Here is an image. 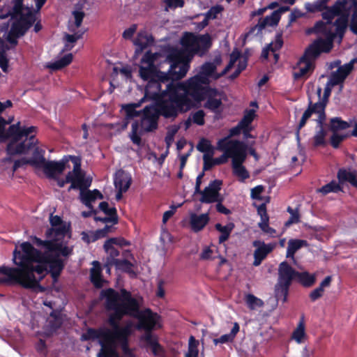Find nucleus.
I'll list each match as a JSON object with an SVG mask.
<instances>
[{"label": "nucleus", "instance_id": "nucleus-6", "mask_svg": "<svg viewBox=\"0 0 357 357\" xmlns=\"http://www.w3.org/2000/svg\"><path fill=\"white\" fill-rule=\"evenodd\" d=\"M295 278L305 287H310L316 282L314 274L307 271L298 272L287 261L281 262L278 268V281L275 287V296L278 301L287 302L289 287Z\"/></svg>", "mask_w": 357, "mask_h": 357}, {"label": "nucleus", "instance_id": "nucleus-58", "mask_svg": "<svg viewBox=\"0 0 357 357\" xmlns=\"http://www.w3.org/2000/svg\"><path fill=\"white\" fill-rule=\"evenodd\" d=\"M224 8L221 5L212 6L205 14L204 16L209 20L218 18V14L221 13Z\"/></svg>", "mask_w": 357, "mask_h": 357}, {"label": "nucleus", "instance_id": "nucleus-34", "mask_svg": "<svg viewBox=\"0 0 357 357\" xmlns=\"http://www.w3.org/2000/svg\"><path fill=\"white\" fill-rule=\"evenodd\" d=\"M331 281L332 276H326L320 283L319 286L310 292L309 295L310 301L314 302L321 298L324 292V288L330 287Z\"/></svg>", "mask_w": 357, "mask_h": 357}, {"label": "nucleus", "instance_id": "nucleus-2", "mask_svg": "<svg viewBox=\"0 0 357 357\" xmlns=\"http://www.w3.org/2000/svg\"><path fill=\"white\" fill-rule=\"evenodd\" d=\"M169 100V102L146 105L142 109L140 123L135 121L131 126L130 137L133 144L138 146L141 145L142 138L137 133L139 125L144 132H153L158 128V121L160 116L166 119L174 121L181 114L176 96H172Z\"/></svg>", "mask_w": 357, "mask_h": 357}, {"label": "nucleus", "instance_id": "nucleus-46", "mask_svg": "<svg viewBox=\"0 0 357 357\" xmlns=\"http://www.w3.org/2000/svg\"><path fill=\"white\" fill-rule=\"evenodd\" d=\"M73 58V54L71 53L67 54L60 59L50 63L49 67L54 70H61L68 66L72 62Z\"/></svg>", "mask_w": 357, "mask_h": 357}, {"label": "nucleus", "instance_id": "nucleus-60", "mask_svg": "<svg viewBox=\"0 0 357 357\" xmlns=\"http://www.w3.org/2000/svg\"><path fill=\"white\" fill-rule=\"evenodd\" d=\"M158 57L156 53H152L150 50L147 51L142 56L141 63L149 66H155V61Z\"/></svg>", "mask_w": 357, "mask_h": 357}, {"label": "nucleus", "instance_id": "nucleus-13", "mask_svg": "<svg viewBox=\"0 0 357 357\" xmlns=\"http://www.w3.org/2000/svg\"><path fill=\"white\" fill-rule=\"evenodd\" d=\"M245 145L241 141L227 139V137L219 139L217 143V149L223 151L224 153L220 157L214 158L215 163L217 165L225 164L227 162L228 158H231L234 160L238 154H240Z\"/></svg>", "mask_w": 357, "mask_h": 357}, {"label": "nucleus", "instance_id": "nucleus-63", "mask_svg": "<svg viewBox=\"0 0 357 357\" xmlns=\"http://www.w3.org/2000/svg\"><path fill=\"white\" fill-rule=\"evenodd\" d=\"M197 149L202 153H208L212 151V146L209 140L202 138L197 145Z\"/></svg>", "mask_w": 357, "mask_h": 357}, {"label": "nucleus", "instance_id": "nucleus-28", "mask_svg": "<svg viewBox=\"0 0 357 357\" xmlns=\"http://www.w3.org/2000/svg\"><path fill=\"white\" fill-rule=\"evenodd\" d=\"M340 183H349L357 189V171L340 168L337 174Z\"/></svg>", "mask_w": 357, "mask_h": 357}, {"label": "nucleus", "instance_id": "nucleus-27", "mask_svg": "<svg viewBox=\"0 0 357 357\" xmlns=\"http://www.w3.org/2000/svg\"><path fill=\"white\" fill-rule=\"evenodd\" d=\"M211 45V38L208 33L199 36L192 55L198 54L203 56L208 51Z\"/></svg>", "mask_w": 357, "mask_h": 357}, {"label": "nucleus", "instance_id": "nucleus-17", "mask_svg": "<svg viewBox=\"0 0 357 357\" xmlns=\"http://www.w3.org/2000/svg\"><path fill=\"white\" fill-rule=\"evenodd\" d=\"M252 245L256 248L254 251L253 266H258L275 248V243H265L259 240L254 241Z\"/></svg>", "mask_w": 357, "mask_h": 357}, {"label": "nucleus", "instance_id": "nucleus-48", "mask_svg": "<svg viewBox=\"0 0 357 357\" xmlns=\"http://www.w3.org/2000/svg\"><path fill=\"white\" fill-rule=\"evenodd\" d=\"M185 34L186 36L182 38L181 43L183 46L192 54L198 36H195L191 33H186Z\"/></svg>", "mask_w": 357, "mask_h": 357}, {"label": "nucleus", "instance_id": "nucleus-31", "mask_svg": "<svg viewBox=\"0 0 357 357\" xmlns=\"http://www.w3.org/2000/svg\"><path fill=\"white\" fill-rule=\"evenodd\" d=\"M90 280L96 288L100 289L103 286L102 269L100 264L98 261L93 262V267L90 270Z\"/></svg>", "mask_w": 357, "mask_h": 357}, {"label": "nucleus", "instance_id": "nucleus-4", "mask_svg": "<svg viewBox=\"0 0 357 357\" xmlns=\"http://www.w3.org/2000/svg\"><path fill=\"white\" fill-rule=\"evenodd\" d=\"M183 96L178 100L181 114L186 113L192 109L199 107L201 102L206 100L204 107L215 114L222 112V102L220 92L215 88L205 86L198 91H185Z\"/></svg>", "mask_w": 357, "mask_h": 357}, {"label": "nucleus", "instance_id": "nucleus-35", "mask_svg": "<svg viewBox=\"0 0 357 357\" xmlns=\"http://www.w3.org/2000/svg\"><path fill=\"white\" fill-rule=\"evenodd\" d=\"M240 331V326L237 322H234L233 324V327L229 334H225L221 335L219 338L213 339V342L215 345H218V344H225L228 342H232L237 333Z\"/></svg>", "mask_w": 357, "mask_h": 357}, {"label": "nucleus", "instance_id": "nucleus-47", "mask_svg": "<svg viewBox=\"0 0 357 357\" xmlns=\"http://www.w3.org/2000/svg\"><path fill=\"white\" fill-rule=\"evenodd\" d=\"M113 264L117 269L121 270L124 273L135 275V273L132 270L134 264L128 259H116L113 261Z\"/></svg>", "mask_w": 357, "mask_h": 357}, {"label": "nucleus", "instance_id": "nucleus-3", "mask_svg": "<svg viewBox=\"0 0 357 357\" xmlns=\"http://www.w3.org/2000/svg\"><path fill=\"white\" fill-rule=\"evenodd\" d=\"M43 253L29 242L21 243L20 249L16 245L13 252V261L17 267L0 266V284H9L13 277L18 276L31 264H40Z\"/></svg>", "mask_w": 357, "mask_h": 357}, {"label": "nucleus", "instance_id": "nucleus-61", "mask_svg": "<svg viewBox=\"0 0 357 357\" xmlns=\"http://www.w3.org/2000/svg\"><path fill=\"white\" fill-rule=\"evenodd\" d=\"M314 113L318 114V118L316 119L317 127H324L326 125L325 121L326 120V109L315 107H314Z\"/></svg>", "mask_w": 357, "mask_h": 357}, {"label": "nucleus", "instance_id": "nucleus-30", "mask_svg": "<svg viewBox=\"0 0 357 357\" xmlns=\"http://www.w3.org/2000/svg\"><path fill=\"white\" fill-rule=\"evenodd\" d=\"M80 197L82 202L88 208H92V202L96 199H102V194L97 189L93 190H87L80 192Z\"/></svg>", "mask_w": 357, "mask_h": 357}, {"label": "nucleus", "instance_id": "nucleus-41", "mask_svg": "<svg viewBox=\"0 0 357 357\" xmlns=\"http://www.w3.org/2000/svg\"><path fill=\"white\" fill-rule=\"evenodd\" d=\"M37 142L38 140L36 139V137L34 135H31L29 137V141L27 142L24 141L15 146V153H17V154H25L34 147Z\"/></svg>", "mask_w": 357, "mask_h": 357}, {"label": "nucleus", "instance_id": "nucleus-18", "mask_svg": "<svg viewBox=\"0 0 357 357\" xmlns=\"http://www.w3.org/2000/svg\"><path fill=\"white\" fill-rule=\"evenodd\" d=\"M246 149L247 146L245 145L240 154H238V155L232 160L233 173L238 178L241 182H244L245 179L250 177L248 171L243 165V162L246 158Z\"/></svg>", "mask_w": 357, "mask_h": 357}, {"label": "nucleus", "instance_id": "nucleus-9", "mask_svg": "<svg viewBox=\"0 0 357 357\" xmlns=\"http://www.w3.org/2000/svg\"><path fill=\"white\" fill-rule=\"evenodd\" d=\"M216 70V66L211 62L204 63L197 75L181 82V86L185 91H198L205 86H210V77Z\"/></svg>", "mask_w": 357, "mask_h": 357}, {"label": "nucleus", "instance_id": "nucleus-22", "mask_svg": "<svg viewBox=\"0 0 357 357\" xmlns=\"http://www.w3.org/2000/svg\"><path fill=\"white\" fill-rule=\"evenodd\" d=\"M113 328H88L86 333L82 335V340H94L98 339L99 341H103L105 340H109V336L112 334Z\"/></svg>", "mask_w": 357, "mask_h": 357}, {"label": "nucleus", "instance_id": "nucleus-12", "mask_svg": "<svg viewBox=\"0 0 357 357\" xmlns=\"http://www.w3.org/2000/svg\"><path fill=\"white\" fill-rule=\"evenodd\" d=\"M167 61L169 63V69L164 74L174 73L175 76H168L169 82H180V79L185 76L189 68V61L185 59L184 54L181 52L174 51L169 53L167 56Z\"/></svg>", "mask_w": 357, "mask_h": 357}, {"label": "nucleus", "instance_id": "nucleus-42", "mask_svg": "<svg viewBox=\"0 0 357 357\" xmlns=\"http://www.w3.org/2000/svg\"><path fill=\"white\" fill-rule=\"evenodd\" d=\"M307 245V241L299 239H290L288 242L286 257L294 258L295 253L303 245Z\"/></svg>", "mask_w": 357, "mask_h": 357}, {"label": "nucleus", "instance_id": "nucleus-51", "mask_svg": "<svg viewBox=\"0 0 357 357\" xmlns=\"http://www.w3.org/2000/svg\"><path fill=\"white\" fill-rule=\"evenodd\" d=\"M29 30V28L22 23L20 20L14 22L10 28V34L17 37L24 36Z\"/></svg>", "mask_w": 357, "mask_h": 357}, {"label": "nucleus", "instance_id": "nucleus-50", "mask_svg": "<svg viewBox=\"0 0 357 357\" xmlns=\"http://www.w3.org/2000/svg\"><path fill=\"white\" fill-rule=\"evenodd\" d=\"M245 303L250 310L262 307L264 305V301L253 294H248L245 297Z\"/></svg>", "mask_w": 357, "mask_h": 357}, {"label": "nucleus", "instance_id": "nucleus-62", "mask_svg": "<svg viewBox=\"0 0 357 357\" xmlns=\"http://www.w3.org/2000/svg\"><path fill=\"white\" fill-rule=\"evenodd\" d=\"M50 316L54 319L50 321V326L55 329L59 328L62 324L60 312L53 310L50 312Z\"/></svg>", "mask_w": 357, "mask_h": 357}, {"label": "nucleus", "instance_id": "nucleus-10", "mask_svg": "<svg viewBox=\"0 0 357 357\" xmlns=\"http://www.w3.org/2000/svg\"><path fill=\"white\" fill-rule=\"evenodd\" d=\"M108 323L113 328L112 335L115 342L119 344L123 354L126 357H135L132 349L129 346V338L132 333V323L128 321L125 326H121L119 322L110 315L108 317Z\"/></svg>", "mask_w": 357, "mask_h": 357}, {"label": "nucleus", "instance_id": "nucleus-57", "mask_svg": "<svg viewBox=\"0 0 357 357\" xmlns=\"http://www.w3.org/2000/svg\"><path fill=\"white\" fill-rule=\"evenodd\" d=\"M19 20L29 29L36 21V15L29 10L26 14L22 13Z\"/></svg>", "mask_w": 357, "mask_h": 357}, {"label": "nucleus", "instance_id": "nucleus-11", "mask_svg": "<svg viewBox=\"0 0 357 357\" xmlns=\"http://www.w3.org/2000/svg\"><path fill=\"white\" fill-rule=\"evenodd\" d=\"M45 271L47 272L46 264H31L18 276L13 277V281L9 284H19L25 289H34L40 286V281L43 278V276H40L38 280L34 273L42 275Z\"/></svg>", "mask_w": 357, "mask_h": 357}, {"label": "nucleus", "instance_id": "nucleus-40", "mask_svg": "<svg viewBox=\"0 0 357 357\" xmlns=\"http://www.w3.org/2000/svg\"><path fill=\"white\" fill-rule=\"evenodd\" d=\"M215 228L217 231L221 233L218 239L219 243L221 244L227 241L229 238L230 234L234 228V224L229 223L227 225L222 226L220 223H217L215 225Z\"/></svg>", "mask_w": 357, "mask_h": 357}, {"label": "nucleus", "instance_id": "nucleus-7", "mask_svg": "<svg viewBox=\"0 0 357 357\" xmlns=\"http://www.w3.org/2000/svg\"><path fill=\"white\" fill-rule=\"evenodd\" d=\"M333 47L331 38H318L310 44L304 51L303 56L298 61V64H304L298 70L294 71L293 76L295 80H298L305 76L309 73H312L315 68V61L321 53H328Z\"/></svg>", "mask_w": 357, "mask_h": 357}, {"label": "nucleus", "instance_id": "nucleus-55", "mask_svg": "<svg viewBox=\"0 0 357 357\" xmlns=\"http://www.w3.org/2000/svg\"><path fill=\"white\" fill-rule=\"evenodd\" d=\"M357 62V58L351 59L349 63L344 64L338 68L337 72L342 75L345 79L354 69V65Z\"/></svg>", "mask_w": 357, "mask_h": 357}, {"label": "nucleus", "instance_id": "nucleus-52", "mask_svg": "<svg viewBox=\"0 0 357 357\" xmlns=\"http://www.w3.org/2000/svg\"><path fill=\"white\" fill-rule=\"evenodd\" d=\"M255 116V111L254 109L246 110L243 118L238 122L240 126L243 128H251L250 125Z\"/></svg>", "mask_w": 357, "mask_h": 357}, {"label": "nucleus", "instance_id": "nucleus-1", "mask_svg": "<svg viewBox=\"0 0 357 357\" xmlns=\"http://www.w3.org/2000/svg\"><path fill=\"white\" fill-rule=\"evenodd\" d=\"M99 298L104 301V306L107 311L116 321L120 322L125 316L137 319L135 328L144 333H153L158 325L159 316L149 308L140 310L138 300L132 296L130 291L121 289L120 292L112 288L101 290Z\"/></svg>", "mask_w": 357, "mask_h": 357}, {"label": "nucleus", "instance_id": "nucleus-20", "mask_svg": "<svg viewBox=\"0 0 357 357\" xmlns=\"http://www.w3.org/2000/svg\"><path fill=\"white\" fill-rule=\"evenodd\" d=\"M348 4V0H337L331 6H328L321 11V16L326 21V24H331L335 17L341 14L344 8Z\"/></svg>", "mask_w": 357, "mask_h": 357}, {"label": "nucleus", "instance_id": "nucleus-56", "mask_svg": "<svg viewBox=\"0 0 357 357\" xmlns=\"http://www.w3.org/2000/svg\"><path fill=\"white\" fill-rule=\"evenodd\" d=\"M198 342L193 336L189 339L188 349L185 357H198L199 350L197 349Z\"/></svg>", "mask_w": 357, "mask_h": 357}, {"label": "nucleus", "instance_id": "nucleus-33", "mask_svg": "<svg viewBox=\"0 0 357 357\" xmlns=\"http://www.w3.org/2000/svg\"><path fill=\"white\" fill-rule=\"evenodd\" d=\"M45 150L38 146L34 148L32 157L28 159L29 165H31L37 168H41L46 160L44 156Z\"/></svg>", "mask_w": 357, "mask_h": 357}, {"label": "nucleus", "instance_id": "nucleus-8", "mask_svg": "<svg viewBox=\"0 0 357 357\" xmlns=\"http://www.w3.org/2000/svg\"><path fill=\"white\" fill-rule=\"evenodd\" d=\"M68 232V227L65 225L49 228L45 231L46 240L37 236L31 238L32 243L37 247L49 251H60L62 257H68L73 252V247L63 244V239Z\"/></svg>", "mask_w": 357, "mask_h": 357}, {"label": "nucleus", "instance_id": "nucleus-25", "mask_svg": "<svg viewBox=\"0 0 357 357\" xmlns=\"http://www.w3.org/2000/svg\"><path fill=\"white\" fill-rule=\"evenodd\" d=\"M132 178L129 173L120 169L116 174L114 178V183L118 190L126 192L130 188Z\"/></svg>", "mask_w": 357, "mask_h": 357}, {"label": "nucleus", "instance_id": "nucleus-38", "mask_svg": "<svg viewBox=\"0 0 357 357\" xmlns=\"http://www.w3.org/2000/svg\"><path fill=\"white\" fill-rule=\"evenodd\" d=\"M153 38L142 32L138 33L134 40V44L137 47L136 52H142L153 42Z\"/></svg>", "mask_w": 357, "mask_h": 357}, {"label": "nucleus", "instance_id": "nucleus-36", "mask_svg": "<svg viewBox=\"0 0 357 357\" xmlns=\"http://www.w3.org/2000/svg\"><path fill=\"white\" fill-rule=\"evenodd\" d=\"M198 194L202 195L199 201L204 204H211L215 203L217 201H223V197L220 194H216L206 188L203 190H201V192H199Z\"/></svg>", "mask_w": 357, "mask_h": 357}, {"label": "nucleus", "instance_id": "nucleus-26", "mask_svg": "<svg viewBox=\"0 0 357 357\" xmlns=\"http://www.w3.org/2000/svg\"><path fill=\"white\" fill-rule=\"evenodd\" d=\"M208 213H202L197 215L192 213L190 216V224L192 230L194 232H199L202 231L209 222Z\"/></svg>", "mask_w": 357, "mask_h": 357}, {"label": "nucleus", "instance_id": "nucleus-54", "mask_svg": "<svg viewBox=\"0 0 357 357\" xmlns=\"http://www.w3.org/2000/svg\"><path fill=\"white\" fill-rule=\"evenodd\" d=\"M349 137V134H339L338 132H332L330 138V144L334 149L339 148L340 144Z\"/></svg>", "mask_w": 357, "mask_h": 357}, {"label": "nucleus", "instance_id": "nucleus-15", "mask_svg": "<svg viewBox=\"0 0 357 357\" xmlns=\"http://www.w3.org/2000/svg\"><path fill=\"white\" fill-rule=\"evenodd\" d=\"M289 6H280L278 10H274L271 15H268L264 18H259L258 23L250 27L249 31L245 34V38L250 36H257L261 35L262 31L266 26H274L278 25L281 17V13L289 10Z\"/></svg>", "mask_w": 357, "mask_h": 357}, {"label": "nucleus", "instance_id": "nucleus-44", "mask_svg": "<svg viewBox=\"0 0 357 357\" xmlns=\"http://www.w3.org/2000/svg\"><path fill=\"white\" fill-rule=\"evenodd\" d=\"M104 250L106 253L108 255L107 257V263L114 265L113 261L116 260V257L119 255V251L114 247V245L112 243H108V239L104 243Z\"/></svg>", "mask_w": 357, "mask_h": 357}, {"label": "nucleus", "instance_id": "nucleus-14", "mask_svg": "<svg viewBox=\"0 0 357 357\" xmlns=\"http://www.w3.org/2000/svg\"><path fill=\"white\" fill-rule=\"evenodd\" d=\"M60 251H49L45 250L41 257L40 264H46L48 266L50 273L54 283L58 281V279L65 267V261L61 258Z\"/></svg>", "mask_w": 357, "mask_h": 357}, {"label": "nucleus", "instance_id": "nucleus-24", "mask_svg": "<svg viewBox=\"0 0 357 357\" xmlns=\"http://www.w3.org/2000/svg\"><path fill=\"white\" fill-rule=\"evenodd\" d=\"M351 10V6L347 5L346 8H344L342 10L341 14L337 15V18L334 22L333 24L335 26L336 33L342 36L347 29L349 22V17Z\"/></svg>", "mask_w": 357, "mask_h": 357}, {"label": "nucleus", "instance_id": "nucleus-49", "mask_svg": "<svg viewBox=\"0 0 357 357\" xmlns=\"http://www.w3.org/2000/svg\"><path fill=\"white\" fill-rule=\"evenodd\" d=\"M326 4L325 1L318 0L314 3H305V8L308 13H311L321 12L326 8Z\"/></svg>", "mask_w": 357, "mask_h": 357}, {"label": "nucleus", "instance_id": "nucleus-43", "mask_svg": "<svg viewBox=\"0 0 357 357\" xmlns=\"http://www.w3.org/2000/svg\"><path fill=\"white\" fill-rule=\"evenodd\" d=\"M316 132L313 136V146L314 147L325 146L326 145V137L327 132L324 127H317Z\"/></svg>", "mask_w": 357, "mask_h": 357}, {"label": "nucleus", "instance_id": "nucleus-29", "mask_svg": "<svg viewBox=\"0 0 357 357\" xmlns=\"http://www.w3.org/2000/svg\"><path fill=\"white\" fill-rule=\"evenodd\" d=\"M139 73L142 79L149 82L152 80V79L160 77V75H162V74H164V72L158 70L155 66L147 65L146 66H141Z\"/></svg>", "mask_w": 357, "mask_h": 357}, {"label": "nucleus", "instance_id": "nucleus-16", "mask_svg": "<svg viewBox=\"0 0 357 357\" xmlns=\"http://www.w3.org/2000/svg\"><path fill=\"white\" fill-rule=\"evenodd\" d=\"M139 347L148 350L150 349L154 356H159L165 353L163 347L159 343L158 335L153 333H144L139 337Z\"/></svg>", "mask_w": 357, "mask_h": 357}, {"label": "nucleus", "instance_id": "nucleus-64", "mask_svg": "<svg viewBox=\"0 0 357 357\" xmlns=\"http://www.w3.org/2000/svg\"><path fill=\"white\" fill-rule=\"evenodd\" d=\"M345 78L340 75L337 71L332 73L330 79L328 82L331 86H336L341 84V89L343 87V82Z\"/></svg>", "mask_w": 357, "mask_h": 357}, {"label": "nucleus", "instance_id": "nucleus-21", "mask_svg": "<svg viewBox=\"0 0 357 357\" xmlns=\"http://www.w3.org/2000/svg\"><path fill=\"white\" fill-rule=\"evenodd\" d=\"M99 344L101 349L98 354V357H120L113 335L109 336V340L99 341Z\"/></svg>", "mask_w": 357, "mask_h": 357}, {"label": "nucleus", "instance_id": "nucleus-59", "mask_svg": "<svg viewBox=\"0 0 357 357\" xmlns=\"http://www.w3.org/2000/svg\"><path fill=\"white\" fill-rule=\"evenodd\" d=\"M326 25H328V24H326V22H324L321 20L317 21L314 24L313 27L310 28L307 30V33H325L326 31Z\"/></svg>", "mask_w": 357, "mask_h": 357}, {"label": "nucleus", "instance_id": "nucleus-5", "mask_svg": "<svg viewBox=\"0 0 357 357\" xmlns=\"http://www.w3.org/2000/svg\"><path fill=\"white\" fill-rule=\"evenodd\" d=\"M169 74H162L160 77L149 80L145 87L144 96L142 101L153 100L156 104L170 102L172 96H176L178 100L183 96V89L180 82H168V76L174 75L169 72Z\"/></svg>", "mask_w": 357, "mask_h": 357}, {"label": "nucleus", "instance_id": "nucleus-53", "mask_svg": "<svg viewBox=\"0 0 357 357\" xmlns=\"http://www.w3.org/2000/svg\"><path fill=\"white\" fill-rule=\"evenodd\" d=\"M341 190L342 187L335 181H332L319 189V192H321L324 195L330 192H337Z\"/></svg>", "mask_w": 357, "mask_h": 357}, {"label": "nucleus", "instance_id": "nucleus-45", "mask_svg": "<svg viewBox=\"0 0 357 357\" xmlns=\"http://www.w3.org/2000/svg\"><path fill=\"white\" fill-rule=\"evenodd\" d=\"M314 109L312 107V102L310 100L307 109L303 114V116L300 120L298 125L296 128V136L297 139H299V132L302 128H303L307 120L311 117L312 114H314Z\"/></svg>", "mask_w": 357, "mask_h": 357}, {"label": "nucleus", "instance_id": "nucleus-39", "mask_svg": "<svg viewBox=\"0 0 357 357\" xmlns=\"http://www.w3.org/2000/svg\"><path fill=\"white\" fill-rule=\"evenodd\" d=\"M142 98L138 102L135 103H130L122 105V109L125 111L126 119H132L135 117H138L141 116L142 112V110L137 111L136 108L139 107L142 102Z\"/></svg>", "mask_w": 357, "mask_h": 357}, {"label": "nucleus", "instance_id": "nucleus-37", "mask_svg": "<svg viewBox=\"0 0 357 357\" xmlns=\"http://www.w3.org/2000/svg\"><path fill=\"white\" fill-rule=\"evenodd\" d=\"M350 126L351 124L349 122L342 120L340 117H333L330 119L328 130L332 132H338L347 130Z\"/></svg>", "mask_w": 357, "mask_h": 357}, {"label": "nucleus", "instance_id": "nucleus-32", "mask_svg": "<svg viewBox=\"0 0 357 357\" xmlns=\"http://www.w3.org/2000/svg\"><path fill=\"white\" fill-rule=\"evenodd\" d=\"M291 339L295 340L298 344L304 342L307 337L305 332V321L304 315H301L296 328L291 333Z\"/></svg>", "mask_w": 357, "mask_h": 357}, {"label": "nucleus", "instance_id": "nucleus-19", "mask_svg": "<svg viewBox=\"0 0 357 357\" xmlns=\"http://www.w3.org/2000/svg\"><path fill=\"white\" fill-rule=\"evenodd\" d=\"M36 127L22 128L20 122L10 125L4 134L6 138H10L14 142L20 141L23 137H27L31 133L36 130Z\"/></svg>", "mask_w": 357, "mask_h": 357}, {"label": "nucleus", "instance_id": "nucleus-23", "mask_svg": "<svg viewBox=\"0 0 357 357\" xmlns=\"http://www.w3.org/2000/svg\"><path fill=\"white\" fill-rule=\"evenodd\" d=\"M66 161H45L43 168L45 175L50 178H56L57 174H61L66 167Z\"/></svg>", "mask_w": 357, "mask_h": 357}]
</instances>
